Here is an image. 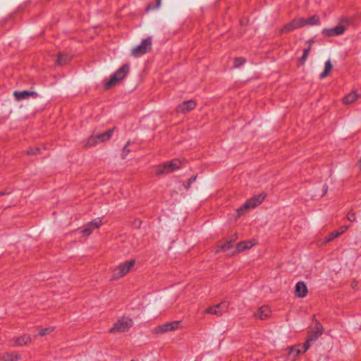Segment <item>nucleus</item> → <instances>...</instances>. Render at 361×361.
Segmentation results:
<instances>
[{
    "mask_svg": "<svg viewBox=\"0 0 361 361\" xmlns=\"http://www.w3.org/2000/svg\"><path fill=\"white\" fill-rule=\"evenodd\" d=\"M332 68V64L330 60H327L325 62L324 64V71L319 75V78L323 79L326 77L328 73L331 71Z\"/></svg>",
    "mask_w": 361,
    "mask_h": 361,
    "instance_id": "obj_24",
    "label": "nucleus"
},
{
    "mask_svg": "<svg viewBox=\"0 0 361 361\" xmlns=\"http://www.w3.org/2000/svg\"><path fill=\"white\" fill-rule=\"evenodd\" d=\"M196 178H197V176H193L192 177H191L189 180H188V184L187 185L185 186L186 189H188L190 188L191 186V184L195 182L196 180Z\"/></svg>",
    "mask_w": 361,
    "mask_h": 361,
    "instance_id": "obj_35",
    "label": "nucleus"
},
{
    "mask_svg": "<svg viewBox=\"0 0 361 361\" xmlns=\"http://www.w3.org/2000/svg\"><path fill=\"white\" fill-rule=\"evenodd\" d=\"M232 247V240H229L224 243L219 247V249L217 250L219 252V250H229Z\"/></svg>",
    "mask_w": 361,
    "mask_h": 361,
    "instance_id": "obj_28",
    "label": "nucleus"
},
{
    "mask_svg": "<svg viewBox=\"0 0 361 361\" xmlns=\"http://www.w3.org/2000/svg\"><path fill=\"white\" fill-rule=\"evenodd\" d=\"M70 59V57L68 55H63L61 54H59L58 55L57 59H56V63L58 65H63L66 61H68Z\"/></svg>",
    "mask_w": 361,
    "mask_h": 361,
    "instance_id": "obj_25",
    "label": "nucleus"
},
{
    "mask_svg": "<svg viewBox=\"0 0 361 361\" xmlns=\"http://www.w3.org/2000/svg\"><path fill=\"white\" fill-rule=\"evenodd\" d=\"M271 312L270 308L267 305H264L255 312L253 316L257 319L264 320L269 318L271 316Z\"/></svg>",
    "mask_w": 361,
    "mask_h": 361,
    "instance_id": "obj_13",
    "label": "nucleus"
},
{
    "mask_svg": "<svg viewBox=\"0 0 361 361\" xmlns=\"http://www.w3.org/2000/svg\"><path fill=\"white\" fill-rule=\"evenodd\" d=\"M130 361H137V360H130Z\"/></svg>",
    "mask_w": 361,
    "mask_h": 361,
    "instance_id": "obj_43",
    "label": "nucleus"
},
{
    "mask_svg": "<svg viewBox=\"0 0 361 361\" xmlns=\"http://www.w3.org/2000/svg\"><path fill=\"white\" fill-rule=\"evenodd\" d=\"M295 293L298 298H302L307 295V288L302 281H299L295 285Z\"/></svg>",
    "mask_w": 361,
    "mask_h": 361,
    "instance_id": "obj_15",
    "label": "nucleus"
},
{
    "mask_svg": "<svg viewBox=\"0 0 361 361\" xmlns=\"http://www.w3.org/2000/svg\"><path fill=\"white\" fill-rule=\"evenodd\" d=\"M310 51V47H308L303 51V54L300 59V64H304L307 60V56Z\"/></svg>",
    "mask_w": 361,
    "mask_h": 361,
    "instance_id": "obj_27",
    "label": "nucleus"
},
{
    "mask_svg": "<svg viewBox=\"0 0 361 361\" xmlns=\"http://www.w3.org/2000/svg\"><path fill=\"white\" fill-rule=\"evenodd\" d=\"M97 139H96L95 135H92L87 139L85 145L87 147H92L98 144Z\"/></svg>",
    "mask_w": 361,
    "mask_h": 361,
    "instance_id": "obj_26",
    "label": "nucleus"
},
{
    "mask_svg": "<svg viewBox=\"0 0 361 361\" xmlns=\"http://www.w3.org/2000/svg\"><path fill=\"white\" fill-rule=\"evenodd\" d=\"M39 152V148L31 149L27 152L28 154H37Z\"/></svg>",
    "mask_w": 361,
    "mask_h": 361,
    "instance_id": "obj_38",
    "label": "nucleus"
},
{
    "mask_svg": "<svg viewBox=\"0 0 361 361\" xmlns=\"http://www.w3.org/2000/svg\"><path fill=\"white\" fill-rule=\"evenodd\" d=\"M327 190H328V187H327V185H324L323 186V195H324L327 192Z\"/></svg>",
    "mask_w": 361,
    "mask_h": 361,
    "instance_id": "obj_39",
    "label": "nucleus"
},
{
    "mask_svg": "<svg viewBox=\"0 0 361 361\" xmlns=\"http://www.w3.org/2000/svg\"><path fill=\"white\" fill-rule=\"evenodd\" d=\"M347 219L350 221H352V222L355 221H356L355 213L353 210H350L347 214Z\"/></svg>",
    "mask_w": 361,
    "mask_h": 361,
    "instance_id": "obj_33",
    "label": "nucleus"
},
{
    "mask_svg": "<svg viewBox=\"0 0 361 361\" xmlns=\"http://www.w3.org/2000/svg\"><path fill=\"white\" fill-rule=\"evenodd\" d=\"M339 233L337 231L331 232L329 234L328 237L326 238L325 242L328 243L333 240L334 238L339 237Z\"/></svg>",
    "mask_w": 361,
    "mask_h": 361,
    "instance_id": "obj_30",
    "label": "nucleus"
},
{
    "mask_svg": "<svg viewBox=\"0 0 361 361\" xmlns=\"http://www.w3.org/2000/svg\"><path fill=\"white\" fill-rule=\"evenodd\" d=\"M114 129H109L106 132L98 133L95 135L96 139L98 142H104L109 140L113 135Z\"/></svg>",
    "mask_w": 361,
    "mask_h": 361,
    "instance_id": "obj_18",
    "label": "nucleus"
},
{
    "mask_svg": "<svg viewBox=\"0 0 361 361\" xmlns=\"http://www.w3.org/2000/svg\"><path fill=\"white\" fill-rule=\"evenodd\" d=\"M129 70V66L128 64H123L111 76L110 79L106 82L105 88L109 89L116 85L119 81L122 80L127 75Z\"/></svg>",
    "mask_w": 361,
    "mask_h": 361,
    "instance_id": "obj_4",
    "label": "nucleus"
},
{
    "mask_svg": "<svg viewBox=\"0 0 361 361\" xmlns=\"http://www.w3.org/2000/svg\"><path fill=\"white\" fill-rule=\"evenodd\" d=\"M180 327V321H173L159 325L153 329V333L162 334L169 331H174Z\"/></svg>",
    "mask_w": 361,
    "mask_h": 361,
    "instance_id": "obj_7",
    "label": "nucleus"
},
{
    "mask_svg": "<svg viewBox=\"0 0 361 361\" xmlns=\"http://www.w3.org/2000/svg\"><path fill=\"white\" fill-rule=\"evenodd\" d=\"M195 106L196 102L194 100H188L185 101L178 106V111L183 113L194 109Z\"/></svg>",
    "mask_w": 361,
    "mask_h": 361,
    "instance_id": "obj_17",
    "label": "nucleus"
},
{
    "mask_svg": "<svg viewBox=\"0 0 361 361\" xmlns=\"http://www.w3.org/2000/svg\"><path fill=\"white\" fill-rule=\"evenodd\" d=\"M229 303L226 301H224L214 306L209 307L204 310L205 314H210L216 316H221L227 312L228 309Z\"/></svg>",
    "mask_w": 361,
    "mask_h": 361,
    "instance_id": "obj_8",
    "label": "nucleus"
},
{
    "mask_svg": "<svg viewBox=\"0 0 361 361\" xmlns=\"http://www.w3.org/2000/svg\"><path fill=\"white\" fill-rule=\"evenodd\" d=\"M133 322L131 318L122 317L118 319L109 329L111 334L124 333L128 331L133 326Z\"/></svg>",
    "mask_w": 361,
    "mask_h": 361,
    "instance_id": "obj_2",
    "label": "nucleus"
},
{
    "mask_svg": "<svg viewBox=\"0 0 361 361\" xmlns=\"http://www.w3.org/2000/svg\"><path fill=\"white\" fill-rule=\"evenodd\" d=\"M255 243H252L251 241H243L237 244L238 252H242L245 250L251 248Z\"/></svg>",
    "mask_w": 361,
    "mask_h": 361,
    "instance_id": "obj_23",
    "label": "nucleus"
},
{
    "mask_svg": "<svg viewBox=\"0 0 361 361\" xmlns=\"http://www.w3.org/2000/svg\"><path fill=\"white\" fill-rule=\"evenodd\" d=\"M304 27L303 18L293 19L286 25H285L281 30L280 33H288L295 29Z\"/></svg>",
    "mask_w": 361,
    "mask_h": 361,
    "instance_id": "obj_9",
    "label": "nucleus"
},
{
    "mask_svg": "<svg viewBox=\"0 0 361 361\" xmlns=\"http://www.w3.org/2000/svg\"><path fill=\"white\" fill-rule=\"evenodd\" d=\"M289 354L293 355V358H295L298 355L301 353H304L303 351V345H297L294 346H290L288 348Z\"/></svg>",
    "mask_w": 361,
    "mask_h": 361,
    "instance_id": "obj_21",
    "label": "nucleus"
},
{
    "mask_svg": "<svg viewBox=\"0 0 361 361\" xmlns=\"http://www.w3.org/2000/svg\"><path fill=\"white\" fill-rule=\"evenodd\" d=\"M101 225L102 220L99 218H97L89 222L81 232L84 235L88 236L94 229L98 228Z\"/></svg>",
    "mask_w": 361,
    "mask_h": 361,
    "instance_id": "obj_12",
    "label": "nucleus"
},
{
    "mask_svg": "<svg viewBox=\"0 0 361 361\" xmlns=\"http://www.w3.org/2000/svg\"><path fill=\"white\" fill-rule=\"evenodd\" d=\"M31 341L30 335L25 334L16 338L15 346H23L27 345Z\"/></svg>",
    "mask_w": 361,
    "mask_h": 361,
    "instance_id": "obj_20",
    "label": "nucleus"
},
{
    "mask_svg": "<svg viewBox=\"0 0 361 361\" xmlns=\"http://www.w3.org/2000/svg\"><path fill=\"white\" fill-rule=\"evenodd\" d=\"M161 2V0H156V4H155V5L154 6L153 4H149L147 6L146 10H147V11H150V10H153V9L159 8L160 7Z\"/></svg>",
    "mask_w": 361,
    "mask_h": 361,
    "instance_id": "obj_29",
    "label": "nucleus"
},
{
    "mask_svg": "<svg viewBox=\"0 0 361 361\" xmlns=\"http://www.w3.org/2000/svg\"><path fill=\"white\" fill-rule=\"evenodd\" d=\"M247 209V207H244V204L239 207L238 209H237V212L238 213V216H241L243 214L245 210Z\"/></svg>",
    "mask_w": 361,
    "mask_h": 361,
    "instance_id": "obj_37",
    "label": "nucleus"
},
{
    "mask_svg": "<svg viewBox=\"0 0 361 361\" xmlns=\"http://www.w3.org/2000/svg\"><path fill=\"white\" fill-rule=\"evenodd\" d=\"M245 59H243L242 57L236 58V59H235V61H234V67L238 68L240 66L243 65L245 63Z\"/></svg>",
    "mask_w": 361,
    "mask_h": 361,
    "instance_id": "obj_31",
    "label": "nucleus"
},
{
    "mask_svg": "<svg viewBox=\"0 0 361 361\" xmlns=\"http://www.w3.org/2000/svg\"><path fill=\"white\" fill-rule=\"evenodd\" d=\"M152 47V37H148L142 40L140 44L134 47L131 51V54L134 57H140L151 51Z\"/></svg>",
    "mask_w": 361,
    "mask_h": 361,
    "instance_id": "obj_5",
    "label": "nucleus"
},
{
    "mask_svg": "<svg viewBox=\"0 0 361 361\" xmlns=\"http://www.w3.org/2000/svg\"><path fill=\"white\" fill-rule=\"evenodd\" d=\"M345 30L343 25H338L334 27L323 29L322 34L326 37H334L342 35Z\"/></svg>",
    "mask_w": 361,
    "mask_h": 361,
    "instance_id": "obj_10",
    "label": "nucleus"
},
{
    "mask_svg": "<svg viewBox=\"0 0 361 361\" xmlns=\"http://www.w3.org/2000/svg\"><path fill=\"white\" fill-rule=\"evenodd\" d=\"M324 328L319 322H317L313 330L310 333L303 345V351H307L312 343L315 342L323 334Z\"/></svg>",
    "mask_w": 361,
    "mask_h": 361,
    "instance_id": "obj_6",
    "label": "nucleus"
},
{
    "mask_svg": "<svg viewBox=\"0 0 361 361\" xmlns=\"http://www.w3.org/2000/svg\"><path fill=\"white\" fill-rule=\"evenodd\" d=\"M359 164H360V166H361V159L359 161Z\"/></svg>",
    "mask_w": 361,
    "mask_h": 361,
    "instance_id": "obj_42",
    "label": "nucleus"
},
{
    "mask_svg": "<svg viewBox=\"0 0 361 361\" xmlns=\"http://www.w3.org/2000/svg\"><path fill=\"white\" fill-rule=\"evenodd\" d=\"M129 145H130V141H128V142L123 147V153L121 155L123 159H125L126 157V156L128 154V153L130 152V150L128 149V147Z\"/></svg>",
    "mask_w": 361,
    "mask_h": 361,
    "instance_id": "obj_34",
    "label": "nucleus"
},
{
    "mask_svg": "<svg viewBox=\"0 0 361 361\" xmlns=\"http://www.w3.org/2000/svg\"><path fill=\"white\" fill-rule=\"evenodd\" d=\"M8 194H10V192L4 191V192H0V196L4 195H8Z\"/></svg>",
    "mask_w": 361,
    "mask_h": 361,
    "instance_id": "obj_40",
    "label": "nucleus"
},
{
    "mask_svg": "<svg viewBox=\"0 0 361 361\" xmlns=\"http://www.w3.org/2000/svg\"><path fill=\"white\" fill-rule=\"evenodd\" d=\"M348 228H349L348 226H343L336 231L339 233V235H341V234L345 233L348 230Z\"/></svg>",
    "mask_w": 361,
    "mask_h": 361,
    "instance_id": "obj_36",
    "label": "nucleus"
},
{
    "mask_svg": "<svg viewBox=\"0 0 361 361\" xmlns=\"http://www.w3.org/2000/svg\"><path fill=\"white\" fill-rule=\"evenodd\" d=\"M355 286H356V283H355V281H353V282L352 283V287H353V288H355Z\"/></svg>",
    "mask_w": 361,
    "mask_h": 361,
    "instance_id": "obj_41",
    "label": "nucleus"
},
{
    "mask_svg": "<svg viewBox=\"0 0 361 361\" xmlns=\"http://www.w3.org/2000/svg\"><path fill=\"white\" fill-rule=\"evenodd\" d=\"M182 166V162L180 159H175L169 163H164L156 166V175L161 176L169 174L176 170L179 169Z\"/></svg>",
    "mask_w": 361,
    "mask_h": 361,
    "instance_id": "obj_1",
    "label": "nucleus"
},
{
    "mask_svg": "<svg viewBox=\"0 0 361 361\" xmlns=\"http://www.w3.org/2000/svg\"><path fill=\"white\" fill-rule=\"evenodd\" d=\"M13 95L18 101L27 99L29 97H33L35 98L38 97V94L37 92L29 90L16 91L14 92Z\"/></svg>",
    "mask_w": 361,
    "mask_h": 361,
    "instance_id": "obj_14",
    "label": "nucleus"
},
{
    "mask_svg": "<svg viewBox=\"0 0 361 361\" xmlns=\"http://www.w3.org/2000/svg\"><path fill=\"white\" fill-rule=\"evenodd\" d=\"M265 197L266 195L264 193H261L257 196H255L244 203V207H247V209L255 208L263 202Z\"/></svg>",
    "mask_w": 361,
    "mask_h": 361,
    "instance_id": "obj_11",
    "label": "nucleus"
},
{
    "mask_svg": "<svg viewBox=\"0 0 361 361\" xmlns=\"http://www.w3.org/2000/svg\"><path fill=\"white\" fill-rule=\"evenodd\" d=\"M304 26L305 25H317L320 24V19L317 15H314L308 19L303 18Z\"/></svg>",
    "mask_w": 361,
    "mask_h": 361,
    "instance_id": "obj_22",
    "label": "nucleus"
},
{
    "mask_svg": "<svg viewBox=\"0 0 361 361\" xmlns=\"http://www.w3.org/2000/svg\"><path fill=\"white\" fill-rule=\"evenodd\" d=\"M360 94L357 92V91H353L348 94H347L343 98V102L346 104H352L355 102L359 97Z\"/></svg>",
    "mask_w": 361,
    "mask_h": 361,
    "instance_id": "obj_19",
    "label": "nucleus"
},
{
    "mask_svg": "<svg viewBox=\"0 0 361 361\" xmlns=\"http://www.w3.org/2000/svg\"><path fill=\"white\" fill-rule=\"evenodd\" d=\"M21 356L16 352H8L0 355V361H18Z\"/></svg>",
    "mask_w": 361,
    "mask_h": 361,
    "instance_id": "obj_16",
    "label": "nucleus"
},
{
    "mask_svg": "<svg viewBox=\"0 0 361 361\" xmlns=\"http://www.w3.org/2000/svg\"><path fill=\"white\" fill-rule=\"evenodd\" d=\"M135 264V259H130L120 264L113 269L111 279L117 280L123 277L131 270Z\"/></svg>",
    "mask_w": 361,
    "mask_h": 361,
    "instance_id": "obj_3",
    "label": "nucleus"
},
{
    "mask_svg": "<svg viewBox=\"0 0 361 361\" xmlns=\"http://www.w3.org/2000/svg\"><path fill=\"white\" fill-rule=\"evenodd\" d=\"M54 329V326H51V327H49V328H44L39 333V336H44L51 332H52Z\"/></svg>",
    "mask_w": 361,
    "mask_h": 361,
    "instance_id": "obj_32",
    "label": "nucleus"
}]
</instances>
